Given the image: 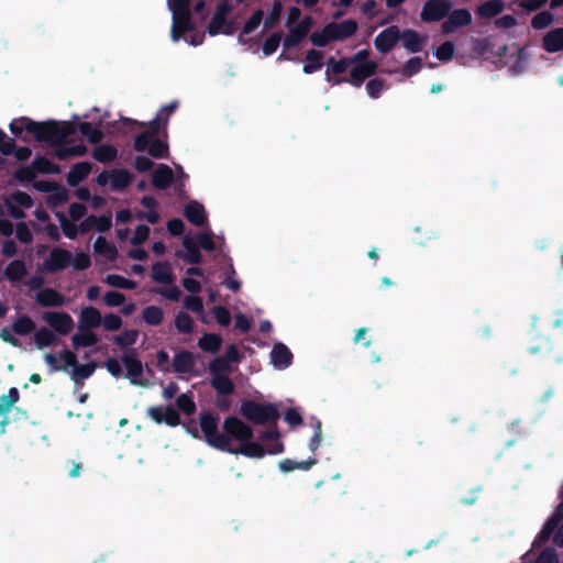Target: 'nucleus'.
<instances>
[{
  "instance_id": "14",
  "label": "nucleus",
  "mask_w": 563,
  "mask_h": 563,
  "mask_svg": "<svg viewBox=\"0 0 563 563\" xmlns=\"http://www.w3.org/2000/svg\"><path fill=\"white\" fill-rule=\"evenodd\" d=\"M351 66L347 57H342L336 60L334 57H329L327 60L325 80L332 85H341L347 81V78L336 77L346 71Z\"/></svg>"
},
{
  "instance_id": "48",
  "label": "nucleus",
  "mask_w": 563,
  "mask_h": 563,
  "mask_svg": "<svg viewBox=\"0 0 563 563\" xmlns=\"http://www.w3.org/2000/svg\"><path fill=\"white\" fill-rule=\"evenodd\" d=\"M104 283L111 287L132 290L136 287V283L121 275L109 274L104 278Z\"/></svg>"
},
{
  "instance_id": "23",
  "label": "nucleus",
  "mask_w": 563,
  "mask_h": 563,
  "mask_svg": "<svg viewBox=\"0 0 563 563\" xmlns=\"http://www.w3.org/2000/svg\"><path fill=\"white\" fill-rule=\"evenodd\" d=\"M174 181V174L168 165L161 164L152 175V184L157 189H167Z\"/></svg>"
},
{
  "instance_id": "42",
  "label": "nucleus",
  "mask_w": 563,
  "mask_h": 563,
  "mask_svg": "<svg viewBox=\"0 0 563 563\" xmlns=\"http://www.w3.org/2000/svg\"><path fill=\"white\" fill-rule=\"evenodd\" d=\"M142 318L150 325H159L164 320V311L157 306H147L142 311Z\"/></svg>"
},
{
  "instance_id": "4",
  "label": "nucleus",
  "mask_w": 563,
  "mask_h": 563,
  "mask_svg": "<svg viewBox=\"0 0 563 563\" xmlns=\"http://www.w3.org/2000/svg\"><path fill=\"white\" fill-rule=\"evenodd\" d=\"M240 413L254 424H275L280 415L277 407L272 404H260L254 400H243L240 406Z\"/></svg>"
},
{
  "instance_id": "47",
  "label": "nucleus",
  "mask_w": 563,
  "mask_h": 563,
  "mask_svg": "<svg viewBox=\"0 0 563 563\" xmlns=\"http://www.w3.org/2000/svg\"><path fill=\"white\" fill-rule=\"evenodd\" d=\"M139 338V331L131 329L124 330L118 335L113 336V343L118 345L120 349H126L135 344Z\"/></svg>"
},
{
  "instance_id": "21",
  "label": "nucleus",
  "mask_w": 563,
  "mask_h": 563,
  "mask_svg": "<svg viewBox=\"0 0 563 563\" xmlns=\"http://www.w3.org/2000/svg\"><path fill=\"white\" fill-rule=\"evenodd\" d=\"M185 218L196 227H202L207 222L205 207L198 201H190L184 209Z\"/></svg>"
},
{
  "instance_id": "2",
  "label": "nucleus",
  "mask_w": 563,
  "mask_h": 563,
  "mask_svg": "<svg viewBox=\"0 0 563 563\" xmlns=\"http://www.w3.org/2000/svg\"><path fill=\"white\" fill-rule=\"evenodd\" d=\"M30 134L37 142H45L51 145H62L67 139L76 133V125L70 121H43L30 123Z\"/></svg>"
},
{
  "instance_id": "16",
  "label": "nucleus",
  "mask_w": 563,
  "mask_h": 563,
  "mask_svg": "<svg viewBox=\"0 0 563 563\" xmlns=\"http://www.w3.org/2000/svg\"><path fill=\"white\" fill-rule=\"evenodd\" d=\"M377 67L376 62H364L358 64L350 70V77L346 82L351 84L355 88H360L365 79L376 74Z\"/></svg>"
},
{
  "instance_id": "50",
  "label": "nucleus",
  "mask_w": 563,
  "mask_h": 563,
  "mask_svg": "<svg viewBox=\"0 0 563 563\" xmlns=\"http://www.w3.org/2000/svg\"><path fill=\"white\" fill-rule=\"evenodd\" d=\"M93 247L97 254L104 255L109 260H114L117 257L118 251L115 246L109 243L103 236L97 238Z\"/></svg>"
},
{
  "instance_id": "32",
  "label": "nucleus",
  "mask_w": 563,
  "mask_h": 563,
  "mask_svg": "<svg viewBox=\"0 0 563 563\" xmlns=\"http://www.w3.org/2000/svg\"><path fill=\"white\" fill-rule=\"evenodd\" d=\"M111 189L121 191L132 183V174L125 168H114L110 172Z\"/></svg>"
},
{
  "instance_id": "30",
  "label": "nucleus",
  "mask_w": 563,
  "mask_h": 563,
  "mask_svg": "<svg viewBox=\"0 0 563 563\" xmlns=\"http://www.w3.org/2000/svg\"><path fill=\"white\" fill-rule=\"evenodd\" d=\"M36 301L43 307H60L64 305V296L53 288H45L36 295Z\"/></svg>"
},
{
  "instance_id": "19",
  "label": "nucleus",
  "mask_w": 563,
  "mask_h": 563,
  "mask_svg": "<svg viewBox=\"0 0 563 563\" xmlns=\"http://www.w3.org/2000/svg\"><path fill=\"white\" fill-rule=\"evenodd\" d=\"M271 360L275 367L287 368L292 363V353L283 343H276L271 352Z\"/></svg>"
},
{
  "instance_id": "1",
  "label": "nucleus",
  "mask_w": 563,
  "mask_h": 563,
  "mask_svg": "<svg viewBox=\"0 0 563 563\" xmlns=\"http://www.w3.org/2000/svg\"><path fill=\"white\" fill-rule=\"evenodd\" d=\"M199 424L203 433L205 441L213 449L227 452L230 454H242L247 457L262 459L265 454H279L284 451L282 442L273 443L266 450L257 442L244 441L240 448L235 449L231 445L229 437L219 431V417L208 410H203L199 415Z\"/></svg>"
},
{
  "instance_id": "37",
  "label": "nucleus",
  "mask_w": 563,
  "mask_h": 563,
  "mask_svg": "<svg viewBox=\"0 0 563 563\" xmlns=\"http://www.w3.org/2000/svg\"><path fill=\"white\" fill-rule=\"evenodd\" d=\"M25 263L21 260H13L4 268V276L12 283L20 282L26 275Z\"/></svg>"
},
{
  "instance_id": "49",
  "label": "nucleus",
  "mask_w": 563,
  "mask_h": 563,
  "mask_svg": "<svg viewBox=\"0 0 563 563\" xmlns=\"http://www.w3.org/2000/svg\"><path fill=\"white\" fill-rule=\"evenodd\" d=\"M35 329V322L26 314L19 317L12 324V330L18 335H27Z\"/></svg>"
},
{
  "instance_id": "8",
  "label": "nucleus",
  "mask_w": 563,
  "mask_h": 563,
  "mask_svg": "<svg viewBox=\"0 0 563 563\" xmlns=\"http://www.w3.org/2000/svg\"><path fill=\"white\" fill-rule=\"evenodd\" d=\"M71 252L62 247L52 249L48 257L42 264V269L48 274H55L64 271L70 265Z\"/></svg>"
},
{
  "instance_id": "6",
  "label": "nucleus",
  "mask_w": 563,
  "mask_h": 563,
  "mask_svg": "<svg viewBox=\"0 0 563 563\" xmlns=\"http://www.w3.org/2000/svg\"><path fill=\"white\" fill-rule=\"evenodd\" d=\"M450 0H427L420 12V19L426 22H438L446 18L451 11Z\"/></svg>"
},
{
  "instance_id": "10",
  "label": "nucleus",
  "mask_w": 563,
  "mask_h": 563,
  "mask_svg": "<svg viewBox=\"0 0 563 563\" xmlns=\"http://www.w3.org/2000/svg\"><path fill=\"white\" fill-rule=\"evenodd\" d=\"M121 361L126 369V377L131 378V383L144 386L145 383L137 378L142 376L144 367L142 362L136 356L135 349H129L121 355Z\"/></svg>"
},
{
  "instance_id": "38",
  "label": "nucleus",
  "mask_w": 563,
  "mask_h": 563,
  "mask_svg": "<svg viewBox=\"0 0 563 563\" xmlns=\"http://www.w3.org/2000/svg\"><path fill=\"white\" fill-rule=\"evenodd\" d=\"M222 345V338L216 333H206L198 340V346L208 353H218Z\"/></svg>"
},
{
  "instance_id": "5",
  "label": "nucleus",
  "mask_w": 563,
  "mask_h": 563,
  "mask_svg": "<svg viewBox=\"0 0 563 563\" xmlns=\"http://www.w3.org/2000/svg\"><path fill=\"white\" fill-rule=\"evenodd\" d=\"M126 123L135 124L139 126H147L148 130L137 134L134 139V150L136 152H145L150 139L155 137L161 132H165L167 128V117L163 118V112H157L155 118L150 122H139L132 119H125Z\"/></svg>"
},
{
  "instance_id": "55",
  "label": "nucleus",
  "mask_w": 563,
  "mask_h": 563,
  "mask_svg": "<svg viewBox=\"0 0 563 563\" xmlns=\"http://www.w3.org/2000/svg\"><path fill=\"white\" fill-rule=\"evenodd\" d=\"M554 21V16L549 11H541L537 13L531 20V26L534 30H543L550 26Z\"/></svg>"
},
{
  "instance_id": "17",
  "label": "nucleus",
  "mask_w": 563,
  "mask_h": 563,
  "mask_svg": "<svg viewBox=\"0 0 563 563\" xmlns=\"http://www.w3.org/2000/svg\"><path fill=\"white\" fill-rule=\"evenodd\" d=\"M232 11V5L228 0H221V2L217 5L216 12L211 18L207 30L211 36L218 35L221 33L222 27L227 23V15Z\"/></svg>"
},
{
  "instance_id": "62",
  "label": "nucleus",
  "mask_w": 563,
  "mask_h": 563,
  "mask_svg": "<svg viewBox=\"0 0 563 563\" xmlns=\"http://www.w3.org/2000/svg\"><path fill=\"white\" fill-rule=\"evenodd\" d=\"M63 233L66 238L73 240L77 236L79 228L71 221H69L64 213L57 214Z\"/></svg>"
},
{
  "instance_id": "24",
  "label": "nucleus",
  "mask_w": 563,
  "mask_h": 563,
  "mask_svg": "<svg viewBox=\"0 0 563 563\" xmlns=\"http://www.w3.org/2000/svg\"><path fill=\"white\" fill-rule=\"evenodd\" d=\"M402 46L410 53H418L422 49L424 38L419 33L411 29L400 31V38Z\"/></svg>"
},
{
  "instance_id": "20",
  "label": "nucleus",
  "mask_w": 563,
  "mask_h": 563,
  "mask_svg": "<svg viewBox=\"0 0 563 563\" xmlns=\"http://www.w3.org/2000/svg\"><path fill=\"white\" fill-rule=\"evenodd\" d=\"M101 313L92 306H88L81 309L79 318V330H91L98 328L101 324Z\"/></svg>"
},
{
  "instance_id": "58",
  "label": "nucleus",
  "mask_w": 563,
  "mask_h": 563,
  "mask_svg": "<svg viewBox=\"0 0 563 563\" xmlns=\"http://www.w3.org/2000/svg\"><path fill=\"white\" fill-rule=\"evenodd\" d=\"M36 170L33 167V164L31 166H22L19 167L14 173L13 177L20 183H30L33 181L36 177Z\"/></svg>"
},
{
  "instance_id": "27",
  "label": "nucleus",
  "mask_w": 563,
  "mask_h": 563,
  "mask_svg": "<svg viewBox=\"0 0 563 563\" xmlns=\"http://www.w3.org/2000/svg\"><path fill=\"white\" fill-rule=\"evenodd\" d=\"M329 26L335 41L349 38L357 31V23L354 20H345L341 23L330 22Z\"/></svg>"
},
{
  "instance_id": "11",
  "label": "nucleus",
  "mask_w": 563,
  "mask_h": 563,
  "mask_svg": "<svg viewBox=\"0 0 563 563\" xmlns=\"http://www.w3.org/2000/svg\"><path fill=\"white\" fill-rule=\"evenodd\" d=\"M448 19L441 25L443 34H451L460 27L467 26L472 23V14L467 9H455L449 12Z\"/></svg>"
},
{
  "instance_id": "31",
  "label": "nucleus",
  "mask_w": 563,
  "mask_h": 563,
  "mask_svg": "<svg viewBox=\"0 0 563 563\" xmlns=\"http://www.w3.org/2000/svg\"><path fill=\"white\" fill-rule=\"evenodd\" d=\"M505 9L503 0H488L476 8L477 16L482 19H492L500 14Z\"/></svg>"
},
{
  "instance_id": "3",
  "label": "nucleus",
  "mask_w": 563,
  "mask_h": 563,
  "mask_svg": "<svg viewBox=\"0 0 563 563\" xmlns=\"http://www.w3.org/2000/svg\"><path fill=\"white\" fill-rule=\"evenodd\" d=\"M190 2L191 0H167L168 9L173 15L170 29L173 42H178L185 33L195 30Z\"/></svg>"
},
{
  "instance_id": "29",
  "label": "nucleus",
  "mask_w": 563,
  "mask_h": 563,
  "mask_svg": "<svg viewBox=\"0 0 563 563\" xmlns=\"http://www.w3.org/2000/svg\"><path fill=\"white\" fill-rule=\"evenodd\" d=\"M543 47L549 53H556L563 49V27H556L543 36Z\"/></svg>"
},
{
  "instance_id": "22",
  "label": "nucleus",
  "mask_w": 563,
  "mask_h": 563,
  "mask_svg": "<svg viewBox=\"0 0 563 563\" xmlns=\"http://www.w3.org/2000/svg\"><path fill=\"white\" fill-rule=\"evenodd\" d=\"M152 279L158 284H173L175 282V275L172 266L167 262H156L152 265Z\"/></svg>"
},
{
  "instance_id": "57",
  "label": "nucleus",
  "mask_w": 563,
  "mask_h": 563,
  "mask_svg": "<svg viewBox=\"0 0 563 563\" xmlns=\"http://www.w3.org/2000/svg\"><path fill=\"white\" fill-rule=\"evenodd\" d=\"M282 37H283V34L280 32H276V33L271 34L265 40V42L263 44V47H262L263 54L265 56L273 55L277 51V48H278V46L280 44Z\"/></svg>"
},
{
  "instance_id": "7",
  "label": "nucleus",
  "mask_w": 563,
  "mask_h": 563,
  "mask_svg": "<svg viewBox=\"0 0 563 563\" xmlns=\"http://www.w3.org/2000/svg\"><path fill=\"white\" fill-rule=\"evenodd\" d=\"M222 428V434L229 437L230 440L232 438L238 441H241L242 443L244 441L252 440L254 435L252 428L244 421H242L240 418L234 416L227 417L223 421Z\"/></svg>"
},
{
  "instance_id": "60",
  "label": "nucleus",
  "mask_w": 563,
  "mask_h": 563,
  "mask_svg": "<svg viewBox=\"0 0 563 563\" xmlns=\"http://www.w3.org/2000/svg\"><path fill=\"white\" fill-rule=\"evenodd\" d=\"M386 87V81L383 78H373L366 84V91L368 96L373 99H377L380 97L382 91Z\"/></svg>"
},
{
  "instance_id": "63",
  "label": "nucleus",
  "mask_w": 563,
  "mask_h": 563,
  "mask_svg": "<svg viewBox=\"0 0 563 563\" xmlns=\"http://www.w3.org/2000/svg\"><path fill=\"white\" fill-rule=\"evenodd\" d=\"M422 68V59L418 56L409 58L401 68V74L411 77L418 74Z\"/></svg>"
},
{
  "instance_id": "15",
  "label": "nucleus",
  "mask_w": 563,
  "mask_h": 563,
  "mask_svg": "<svg viewBox=\"0 0 563 563\" xmlns=\"http://www.w3.org/2000/svg\"><path fill=\"white\" fill-rule=\"evenodd\" d=\"M147 416L158 424L164 422L169 427H177L180 423L179 413L172 406L150 407Z\"/></svg>"
},
{
  "instance_id": "26",
  "label": "nucleus",
  "mask_w": 563,
  "mask_h": 563,
  "mask_svg": "<svg viewBox=\"0 0 563 563\" xmlns=\"http://www.w3.org/2000/svg\"><path fill=\"white\" fill-rule=\"evenodd\" d=\"M174 372L179 374L192 373L195 368L194 354L189 351H180L173 358Z\"/></svg>"
},
{
  "instance_id": "64",
  "label": "nucleus",
  "mask_w": 563,
  "mask_h": 563,
  "mask_svg": "<svg viewBox=\"0 0 563 563\" xmlns=\"http://www.w3.org/2000/svg\"><path fill=\"white\" fill-rule=\"evenodd\" d=\"M454 52V43L451 41H446L438 47L435 55L439 60L449 62L453 58Z\"/></svg>"
},
{
  "instance_id": "45",
  "label": "nucleus",
  "mask_w": 563,
  "mask_h": 563,
  "mask_svg": "<svg viewBox=\"0 0 563 563\" xmlns=\"http://www.w3.org/2000/svg\"><path fill=\"white\" fill-rule=\"evenodd\" d=\"M57 338L49 329L42 327L34 334V342L38 349L55 344Z\"/></svg>"
},
{
  "instance_id": "43",
  "label": "nucleus",
  "mask_w": 563,
  "mask_h": 563,
  "mask_svg": "<svg viewBox=\"0 0 563 563\" xmlns=\"http://www.w3.org/2000/svg\"><path fill=\"white\" fill-rule=\"evenodd\" d=\"M308 34L305 33L298 25L290 26L289 32L284 38L283 45L285 49H290L296 46H298L307 36Z\"/></svg>"
},
{
  "instance_id": "28",
  "label": "nucleus",
  "mask_w": 563,
  "mask_h": 563,
  "mask_svg": "<svg viewBox=\"0 0 563 563\" xmlns=\"http://www.w3.org/2000/svg\"><path fill=\"white\" fill-rule=\"evenodd\" d=\"M69 367H73L70 372V379L77 385L82 386L84 379L89 378L93 372L96 371L97 364L95 362H89L87 364H78V360L76 358L75 365H69Z\"/></svg>"
},
{
  "instance_id": "40",
  "label": "nucleus",
  "mask_w": 563,
  "mask_h": 563,
  "mask_svg": "<svg viewBox=\"0 0 563 563\" xmlns=\"http://www.w3.org/2000/svg\"><path fill=\"white\" fill-rule=\"evenodd\" d=\"M168 144L165 141H162L157 137L150 139L147 148L145 151L148 152V154L156 158L162 159L166 158L168 156Z\"/></svg>"
},
{
  "instance_id": "36",
  "label": "nucleus",
  "mask_w": 563,
  "mask_h": 563,
  "mask_svg": "<svg viewBox=\"0 0 563 563\" xmlns=\"http://www.w3.org/2000/svg\"><path fill=\"white\" fill-rule=\"evenodd\" d=\"M323 52L317 51V49H309L306 53V64L303 65V73L305 74H313L318 70H320L323 66Z\"/></svg>"
},
{
  "instance_id": "51",
  "label": "nucleus",
  "mask_w": 563,
  "mask_h": 563,
  "mask_svg": "<svg viewBox=\"0 0 563 563\" xmlns=\"http://www.w3.org/2000/svg\"><path fill=\"white\" fill-rule=\"evenodd\" d=\"M263 19L264 11L262 9L255 10L251 18L244 23L240 34V41H242V35H249L253 33L261 25Z\"/></svg>"
},
{
  "instance_id": "9",
  "label": "nucleus",
  "mask_w": 563,
  "mask_h": 563,
  "mask_svg": "<svg viewBox=\"0 0 563 563\" xmlns=\"http://www.w3.org/2000/svg\"><path fill=\"white\" fill-rule=\"evenodd\" d=\"M43 320L60 335H67L74 328V320L64 311H47L43 314Z\"/></svg>"
},
{
  "instance_id": "18",
  "label": "nucleus",
  "mask_w": 563,
  "mask_h": 563,
  "mask_svg": "<svg viewBox=\"0 0 563 563\" xmlns=\"http://www.w3.org/2000/svg\"><path fill=\"white\" fill-rule=\"evenodd\" d=\"M183 246L186 252L180 250L176 251V256L178 258H181L191 265H198L202 262V255L199 251V246L192 238L185 236L183 239Z\"/></svg>"
},
{
  "instance_id": "44",
  "label": "nucleus",
  "mask_w": 563,
  "mask_h": 563,
  "mask_svg": "<svg viewBox=\"0 0 563 563\" xmlns=\"http://www.w3.org/2000/svg\"><path fill=\"white\" fill-rule=\"evenodd\" d=\"M310 41L314 46L325 47L331 42H335L329 23L323 26L321 31H316L311 34Z\"/></svg>"
},
{
  "instance_id": "13",
  "label": "nucleus",
  "mask_w": 563,
  "mask_h": 563,
  "mask_svg": "<svg viewBox=\"0 0 563 563\" xmlns=\"http://www.w3.org/2000/svg\"><path fill=\"white\" fill-rule=\"evenodd\" d=\"M44 361L51 367V372H67L69 365L76 364V354L64 349L58 355L46 353Z\"/></svg>"
},
{
  "instance_id": "59",
  "label": "nucleus",
  "mask_w": 563,
  "mask_h": 563,
  "mask_svg": "<svg viewBox=\"0 0 563 563\" xmlns=\"http://www.w3.org/2000/svg\"><path fill=\"white\" fill-rule=\"evenodd\" d=\"M169 285H170L169 287H159V288L153 289L152 291L163 296L164 298H166L168 300L178 301L181 297V290L174 283L169 284Z\"/></svg>"
},
{
  "instance_id": "25",
  "label": "nucleus",
  "mask_w": 563,
  "mask_h": 563,
  "mask_svg": "<svg viewBox=\"0 0 563 563\" xmlns=\"http://www.w3.org/2000/svg\"><path fill=\"white\" fill-rule=\"evenodd\" d=\"M90 172L91 164L89 162H79L74 164L67 174V184L70 187H76L89 176Z\"/></svg>"
},
{
  "instance_id": "39",
  "label": "nucleus",
  "mask_w": 563,
  "mask_h": 563,
  "mask_svg": "<svg viewBox=\"0 0 563 563\" xmlns=\"http://www.w3.org/2000/svg\"><path fill=\"white\" fill-rule=\"evenodd\" d=\"M118 156V150L113 145L101 144L93 148L92 157L99 163H110Z\"/></svg>"
},
{
  "instance_id": "46",
  "label": "nucleus",
  "mask_w": 563,
  "mask_h": 563,
  "mask_svg": "<svg viewBox=\"0 0 563 563\" xmlns=\"http://www.w3.org/2000/svg\"><path fill=\"white\" fill-rule=\"evenodd\" d=\"M33 167L38 174H58L60 168L57 164L51 162L45 156H37L33 162Z\"/></svg>"
},
{
  "instance_id": "41",
  "label": "nucleus",
  "mask_w": 563,
  "mask_h": 563,
  "mask_svg": "<svg viewBox=\"0 0 563 563\" xmlns=\"http://www.w3.org/2000/svg\"><path fill=\"white\" fill-rule=\"evenodd\" d=\"M81 333H76L71 338L75 349L92 346L98 342V336L91 330H80Z\"/></svg>"
},
{
  "instance_id": "12",
  "label": "nucleus",
  "mask_w": 563,
  "mask_h": 563,
  "mask_svg": "<svg viewBox=\"0 0 563 563\" xmlns=\"http://www.w3.org/2000/svg\"><path fill=\"white\" fill-rule=\"evenodd\" d=\"M400 38V30L397 25H390L378 33L374 40L375 48L382 53H389Z\"/></svg>"
},
{
  "instance_id": "52",
  "label": "nucleus",
  "mask_w": 563,
  "mask_h": 563,
  "mask_svg": "<svg viewBox=\"0 0 563 563\" xmlns=\"http://www.w3.org/2000/svg\"><path fill=\"white\" fill-rule=\"evenodd\" d=\"M283 12V4L280 0H275L273 2L272 9L267 15V18L264 20V29L272 30L276 26L278 23L280 15Z\"/></svg>"
},
{
  "instance_id": "53",
  "label": "nucleus",
  "mask_w": 563,
  "mask_h": 563,
  "mask_svg": "<svg viewBox=\"0 0 563 563\" xmlns=\"http://www.w3.org/2000/svg\"><path fill=\"white\" fill-rule=\"evenodd\" d=\"M231 371V365L222 356H217L209 363V372L211 377L217 375H228Z\"/></svg>"
},
{
  "instance_id": "56",
  "label": "nucleus",
  "mask_w": 563,
  "mask_h": 563,
  "mask_svg": "<svg viewBox=\"0 0 563 563\" xmlns=\"http://www.w3.org/2000/svg\"><path fill=\"white\" fill-rule=\"evenodd\" d=\"M177 408L187 416L196 412V404L189 394H181L176 399Z\"/></svg>"
},
{
  "instance_id": "35",
  "label": "nucleus",
  "mask_w": 563,
  "mask_h": 563,
  "mask_svg": "<svg viewBox=\"0 0 563 563\" xmlns=\"http://www.w3.org/2000/svg\"><path fill=\"white\" fill-rule=\"evenodd\" d=\"M210 385L221 396H230L235 389L233 382L228 375L211 377Z\"/></svg>"
},
{
  "instance_id": "61",
  "label": "nucleus",
  "mask_w": 563,
  "mask_h": 563,
  "mask_svg": "<svg viewBox=\"0 0 563 563\" xmlns=\"http://www.w3.org/2000/svg\"><path fill=\"white\" fill-rule=\"evenodd\" d=\"M53 194L48 198V203L52 207H58L68 200V191L67 189L57 184V187L52 191Z\"/></svg>"
},
{
  "instance_id": "54",
  "label": "nucleus",
  "mask_w": 563,
  "mask_h": 563,
  "mask_svg": "<svg viewBox=\"0 0 563 563\" xmlns=\"http://www.w3.org/2000/svg\"><path fill=\"white\" fill-rule=\"evenodd\" d=\"M175 327L178 332L189 334L194 330V320L188 313L179 312L175 317Z\"/></svg>"
},
{
  "instance_id": "33",
  "label": "nucleus",
  "mask_w": 563,
  "mask_h": 563,
  "mask_svg": "<svg viewBox=\"0 0 563 563\" xmlns=\"http://www.w3.org/2000/svg\"><path fill=\"white\" fill-rule=\"evenodd\" d=\"M30 123H35V121H33L32 119H30L27 117H21L19 119L12 120L11 123L9 124V129H10L11 133L14 136L19 137L21 141L30 142V140H31L30 136L27 134H23L24 132L30 134V130H29Z\"/></svg>"
},
{
  "instance_id": "34",
  "label": "nucleus",
  "mask_w": 563,
  "mask_h": 563,
  "mask_svg": "<svg viewBox=\"0 0 563 563\" xmlns=\"http://www.w3.org/2000/svg\"><path fill=\"white\" fill-rule=\"evenodd\" d=\"M76 130L79 131V133L85 136L89 143L91 144H98L100 143L104 134L100 126H93L90 122H81L76 126Z\"/></svg>"
}]
</instances>
